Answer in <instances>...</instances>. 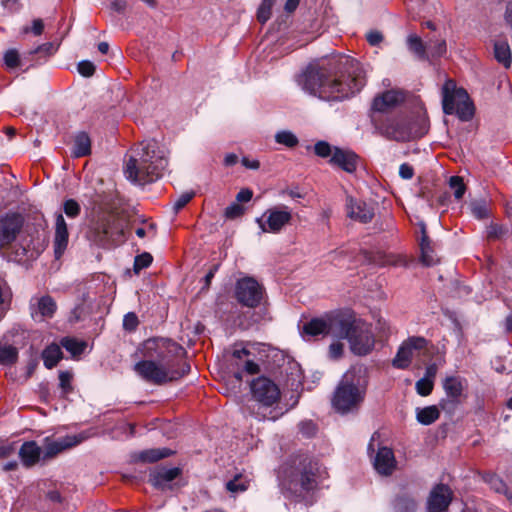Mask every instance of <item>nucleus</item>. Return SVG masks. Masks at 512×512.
<instances>
[{"label":"nucleus","mask_w":512,"mask_h":512,"mask_svg":"<svg viewBox=\"0 0 512 512\" xmlns=\"http://www.w3.org/2000/svg\"><path fill=\"white\" fill-rule=\"evenodd\" d=\"M344 72L331 75L324 67L310 65L297 78L306 93L324 101H341L358 93L366 84L363 67L354 59L345 58Z\"/></svg>","instance_id":"obj_1"},{"label":"nucleus","mask_w":512,"mask_h":512,"mask_svg":"<svg viewBox=\"0 0 512 512\" xmlns=\"http://www.w3.org/2000/svg\"><path fill=\"white\" fill-rule=\"evenodd\" d=\"M141 353L145 359L134 365V371L149 383L162 385L180 378L189 370L188 366L181 371L176 369L184 349L170 339H147L142 344Z\"/></svg>","instance_id":"obj_2"},{"label":"nucleus","mask_w":512,"mask_h":512,"mask_svg":"<svg viewBox=\"0 0 512 512\" xmlns=\"http://www.w3.org/2000/svg\"><path fill=\"white\" fill-rule=\"evenodd\" d=\"M168 166L166 150L156 140H145L131 150L125 163L127 180L137 185L152 183L162 177Z\"/></svg>","instance_id":"obj_3"},{"label":"nucleus","mask_w":512,"mask_h":512,"mask_svg":"<svg viewBox=\"0 0 512 512\" xmlns=\"http://www.w3.org/2000/svg\"><path fill=\"white\" fill-rule=\"evenodd\" d=\"M367 387L366 368L362 365L352 366L343 374L332 394V408L341 415L358 412L365 400Z\"/></svg>","instance_id":"obj_4"},{"label":"nucleus","mask_w":512,"mask_h":512,"mask_svg":"<svg viewBox=\"0 0 512 512\" xmlns=\"http://www.w3.org/2000/svg\"><path fill=\"white\" fill-rule=\"evenodd\" d=\"M371 121L379 134L398 142L420 138L428 131L424 115H419L415 119L404 116L371 115Z\"/></svg>","instance_id":"obj_5"},{"label":"nucleus","mask_w":512,"mask_h":512,"mask_svg":"<svg viewBox=\"0 0 512 512\" xmlns=\"http://www.w3.org/2000/svg\"><path fill=\"white\" fill-rule=\"evenodd\" d=\"M337 338L347 339L351 352L358 356L369 354L375 346L371 325L361 319L342 318Z\"/></svg>","instance_id":"obj_6"},{"label":"nucleus","mask_w":512,"mask_h":512,"mask_svg":"<svg viewBox=\"0 0 512 512\" xmlns=\"http://www.w3.org/2000/svg\"><path fill=\"white\" fill-rule=\"evenodd\" d=\"M251 391L255 403L249 406L250 413L258 420H273L278 418L271 407L278 403L280 399V390L271 380L260 377L251 384Z\"/></svg>","instance_id":"obj_7"},{"label":"nucleus","mask_w":512,"mask_h":512,"mask_svg":"<svg viewBox=\"0 0 512 512\" xmlns=\"http://www.w3.org/2000/svg\"><path fill=\"white\" fill-rule=\"evenodd\" d=\"M316 466L308 458H303L298 463L294 461L290 469L285 471L283 487L298 497L313 490L316 487Z\"/></svg>","instance_id":"obj_8"},{"label":"nucleus","mask_w":512,"mask_h":512,"mask_svg":"<svg viewBox=\"0 0 512 512\" xmlns=\"http://www.w3.org/2000/svg\"><path fill=\"white\" fill-rule=\"evenodd\" d=\"M442 106L445 114H456L464 121L473 116V107L467 92L457 88L453 80H447L442 87Z\"/></svg>","instance_id":"obj_9"},{"label":"nucleus","mask_w":512,"mask_h":512,"mask_svg":"<svg viewBox=\"0 0 512 512\" xmlns=\"http://www.w3.org/2000/svg\"><path fill=\"white\" fill-rule=\"evenodd\" d=\"M88 239L101 247H108L123 241L124 227L120 220L108 216L95 222L87 233Z\"/></svg>","instance_id":"obj_10"},{"label":"nucleus","mask_w":512,"mask_h":512,"mask_svg":"<svg viewBox=\"0 0 512 512\" xmlns=\"http://www.w3.org/2000/svg\"><path fill=\"white\" fill-rule=\"evenodd\" d=\"M292 220V210L286 205H278L267 209L256 219L262 233H280Z\"/></svg>","instance_id":"obj_11"},{"label":"nucleus","mask_w":512,"mask_h":512,"mask_svg":"<svg viewBox=\"0 0 512 512\" xmlns=\"http://www.w3.org/2000/svg\"><path fill=\"white\" fill-rule=\"evenodd\" d=\"M341 321L340 317L311 319L302 326L301 335L305 340L319 335H331L337 338L338 324H341Z\"/></svg>","instance_id":"obj_12"},{"label":"nucleus","mask_w":512,"mask_h":512,"mask_svg":"<svg viewBox=\"0 0 512 512\" xmlns=\"http://www.w3.org/2000/svg\"><path fill=\"white\" fill-rule=\"evenodd\" d=\"M465 388V381L460 377L449 376L443 382L445 398L441 399L439 406L442 410L452 413L461 402V396Z\"/></svg>","instance_id":"obj_13"},{"label":"nucleus","mask_w":512,"mask_h":512,"mask_svg":"<svg viewBox=\"0 0 512 512\" xmlns=\"http://www.w3.org/2000/svg\"><path fill=\"white\" fill-rule=\"evenodd\" d=\"M427 340L423 337H410L404 341L393 359V366L398 369H406L412 358L420 351L426 348Z\"/></svg>","instance_id":"obj_14"},{"label":"nucleus","mask_w":512,"mask_h":512,"mask_svg":"<svg viewBox=\"0 0 512 512\" xmlns=\"http://www.w3.org/2000/svg\"><path fill=\"white\" fill-rule=\"evenodd\" d=\"M235 293L237 300L247 307L258 306L263 296L262 287L256 280L250 277L237 282Z\"/></svg>","instance_id":"obj_15"},{"label":"nucleus","mask_w":512,"mask_h":512,"mask_svg":"<svg viewBox=\"0 0 512 512\" xmlns=\"http://www.w3.org/2000/svg\"><path fill=\"white\" fill-rule=\"evenodd\" d=\"M345 210L348 218L363 224L371 222L375 215L372 205L349 195L346 197Z\"/></svg>","instance_id":"obj_16"},{"label":"nucleus","mask_w":512,"mask_h":512,"mask_svg":"<svg viewBox=\"0 0 512 512\" xmlns=\"http://www.w3.org/2000/svg\"><path fill=\"white\" fill-rule=\"evenodd\" d=\"M405 99L402 91L391 89L375 96L372 102V115H384L398 105Z\"/></svg>","instance_id":"obj_17"},{"label":"nucleus","mask_w":512,"mask_h":512,"mask_svg":"<svg viewBox=\"0 0 512 512\" xmlns=\"http://www.w3.org/2000/svg\"><path fill=\"white\" fill-rule=\"evenodd\" d=\"M85 439L82 435H68L63 438L57 439V440H50L48 437L44 440V450L42 460H48L62 451L72 448L79 443H81Z\"/></svg>","instance_id":"obj_18"},{"label":"nucleus","mask_w":512,"mask_h":512,"mask_svg":"<svg viewBox=\"0 0 512 512\" xmlns=\"http://www.w3.org/2000/svg\"><path fill=\"white\" fill-rule=\"evenodd\" d=\"M452 500V491L447 485L435 486L427 501L428 512H446Z\"/></svg>","instance_id":"obj_19"},{"label":"nucleus","mask_w":512,"mask_h":512,"mask_svg":"<svg viewBox=\"0 0 512 512\" xmlns=\"http://www.w3.org/2000/svg\"><path fill=\"white\" fill-rule=\"evenodd\" d=\"M22 223V217L18 214L7 215L0 220V249L15 239Z\"/></svg>","instance_id":"obj_20"},{"label":"nucleus","mask_w":512,"mask_h":512,"mask_svg":"<svg viewBox=\"0 0 512 512\" xmlns=\"http://www.w3.org/2000/svg\"><path fill=\"white\" fill-rule=\"evenodd\" d=\"M330 163L347 173H353L358 166V156L351 150L334 147Z\"/></svg>","instance_id":"obj_21"},{"label":"nucleus","mask_w":512,"mask_h":512,"mask_svg":"<svg viewBox=\"0 0 512 512\" xmlns=\"http://www.w3.org/2000/svg\"><path fill=\"white\" fill-rule=\"evenodd\" d=\"M69 233L67 223L62 215L58 213L55 217V234H54V253L56 258H60L68 246Z\"/></svg>","instance_id":"obj_22"},{"label":"nucleus","mask_w":512,"mask_h":512,"mask_svg":"<svg viewBox=\"0 0 512 512\" xmlns=\"http://www.w3.org/2000/svg\"><path fill=\"white\" fill-rule=\"evenodd\" d=\"M57 309L55 301L50 296L33 298L31 302V315L36 321L51 318Z\"/></svg>","instance_id":"obj_23"},{"label":"nucleus","mask_w":512,"mask_h":512,"mask_svg":"<svg viewBox=\"0 0 512 512\" xmlns=\"http://www.w3.org/2000/svg\"><path fill=\"white\" fill-rule=\"evenodd\" d=\"M373 465L379 474L391 475L396 468V460L392 449L388 447L379 448L374 457Z\"/></svg>","instance_id":"obj_24"},{"label":"nucleus","mask_w":512,"mask_h":512,"mask_svg":"<svg viewBox=\"0 0 512 512\" xmlns=\"http://www.w3.org/2000/svg\"><path fill=\"white\" fill-rule=\"evenodd\" d=\"M18 454L22 465L31 468L42 459L43 451L35 441H27L22 444Z\"/></svg>","instance_id":"obj_25"},{"label":"nucleus","mask_w":512,"mask_h":512,"mask_svg":"<svg viewBox=\"0 0 512 512\" xmlns=\"http://www.w3.org/2000/svg\"><path fill=\"white\" fill-rule=\"evenodd\" d=\"M180 474V469L173 467V468H166L161 467L156 469L150 474L149 481L151 484L158 488V489H166L167 487H170V483L178 477Z\"/></svg>","instance_id":"obj_26"},{"label":"nucleus","mask_w":512,"mask_h":512,"mask_svg":"<svg viewBox=\"0 0 512 512\" xmlns=\"http://www.w3.org/2000/svg\"><path fill=\"white\" fill-rule=\"evenodd\" d=\"M421 239H420V251H421V262L425 266H433L438 263V258L436 257L434 250L431 246L430 240L426 233L425 224H421Z\"/></svg>","instance_id":"obj_27"},{"label":"nucleus","mask_w":512,"mask_h":512,"mask_svg":"<svg viewBox=\"0 0 512 512\" xmlns=\"http://www.w3.org/2000/svg\"><path fill=\"white\" fill-rule=\"evenodd\" d=\"M439 416V409L435 405L416 409V419L422 425H431L438 420Z\"/></svg>","instance_id":"obj_28"},{"label":"nucleus","mask_w":512,"mask_h":512,"mask_svg":"<svg viewBox=\"0 0 512 512\" xmlns=\"http://www.w3.org/2000/svg\"><path fill=\"white\" fill-rule=\"evenodd\" d=\"M91 153V141L89 136L82 132L76 135L74 140L73 156L76 158L87 156Z\"/></svg>","instance_id":"obj_29"},{"label":"nucleus","mask_w":512,"mask_h":512,"mask_svg":"<svg viewBox=\"0 0 512 512\" xmlns=\"http://www.w3.org/2000/svg\"><path fill=\"white\" fill-rule=\"evenodd\" d=\"M494 56L505 68L511 66V50L507 42L498 41L494 44Z\"/></svg>","instance_id":"obj_30"},{"label":"nucleus","mask_w":512,"mask_h":512,"mask_svg":"<svg viewBox=\"0 0 512 512\" xmlns=\"http://www.w3.org/2000/svg\"><path fill=\"white\" fill-rule=\"evenodd\" d=\"M42 358H43L45 367H47L48 369L53 368L54 366L57 365L59 360L62 358V351H61L60 346H58L57 344L49 345L43 351Z\"/></svg>","instance_id":"obj_31"},{"label":"nucleus","mask_w":512,"mask_h":512,"mask_svg":"<svg viewBox=\"0 0 512 512\" xmlns=\"http://www.w3.org/2000/svg\"><path fill=\"white\" fill-rule=\"evenodd\" d=\"M249 479L245 476L238 474L232 480L226 483V489L233 495H237L246 491L249 487Z\"/></svg>","instance_id":"obj_32"},{"label":"nucleus","mask_w":512,"mask_h":512,"mask_svg":"<svg viewBox=\"0 0 512 512\" xmlns=\"http://www.w3.org/2000/svg\"><path fill=\"white\" fill-rule=\"evenodd\" d=\"M485 482L497 493H503L506 497L512 501V492H509L506 484L501 478L495 474H488L484 478Z\"/></svg>","instance_id":"obj_33"},{"label":"nucleus","mask_w":512,"mask_h":512,"mask_svg":"<svg viewBox=\"0 0 512 512\" xmlns=\"http://www.w3.org/2000/svg\"><path fill=\"white\" fill-rule=\"evenodd\" d=\"M276 143L293 148L298 145V137L290 130H281L275 134Z\"/></svg>","instance_id":"obj_34"},{"label":"nucleus","mask_w":512,"mask_h":512,"mask_svg":"<svg viewBox=\"0 0 512 512\" xmlns=\"http://www.w3.org/2000/svg\"><path fill=\"white\" fill-rule=\"evenodd\" d=\"M170 454H171V450H169L167 448L149 449V450L141 452L140 459L144 462H155L160 459L168 457Z\"/></svg>","instance_id":"obj_35"},{"label":"nucleus","mask_w":512,"mask_h":512,"mask_svg":"<svg viewBox=\"0 0 512 512\" xmlns=\"http://www.w3.org/2000/svg\"><path fill=\"white\" fill-rule=\"evenodd\" d=\"M18 351L12 345L0 343V364H12L17 360Z\"/></svg>","instance_id":"obj_36"},{"label":"nucleus","mask_w":512,"mask_h":512,"mask_svg":"<svg viewBox=\"0 0 512 512\" xmlns=\"http://www.w3.org/2000/svg\"><path fill=\"white\" fill-rule=\"evenodd\" d=\"M62 346L71 353L72 356L80 355L86 348V343L78 341L74 338H63L61 341Z\"/></svg>","instance_id":"obj_37"},{"label":"nucleus","mask_w":512,"mask_h":512,"mask_svg":"<svg viewBox=\"0 0 512 512\" xmlns=\"http://www.w3.org/2000/svg\"><path fill=\"white\" fill-rule=\"evenodd\" d=\"M408 48L419 58H425L426 48L420 37L415 34L409 35L407 38Z\"/></svg>","instance_id":"obj_38"},{"label":"nucleus","mask_w":512,"mask_h":512,"mask_svg":"<svg viewBox=\"0 0 512 512\" xmlns=\"http://www.w3.org/2000/svg\"><path fill=\"white\" fill-rule=\"evenodd\" d=\"M395 509L397 512H413L416 509V502L409 496H402L396 499Z\"/></svg>","instance_id":"obj_39"},{"label":"nucleus","mask_w":512,"mask_h":512,"mask_svg":"<svg viewBox=\"0 0 512 512\" xmlns=\"http://www.w3.org/2000/svg\"><path fill=\"white\" fill-rule=\"evenodd\" d=\"M449 186L453 189L456 199H461L465 193L466 187L463 179L459 176H452L449 180Z\"/></svg>","instance_id":"obj_40"},{"label":"nucleus","mask_w":512,"mask_h":512,"mask_svg":"<svg viewBox=\"0 0 512 512\" xmlns=\"http://www.w3.org/2000/svg\"><path fill=\"white\" fill-rule=\"evenodd\" d=\"M472 215L477 219H484L488 217L489 210L485 201H475L471 203Z\"/></svg>","instance_id":"obj_41"},{"label":"nucleus","mask_w":512,"mask_h":512,"mask_svg":"<svg viewBox=\"0 0 512 512\" xmlns=\"http://www.w3.org/2000/svg\"><path fill=\"white\" fill-rule=\"evenodd\" d=\"M151 254L144 252L140 255H137L134 260V271L138 273L142 269L147 268L152 263Z\"/></svg>","instance_id":"obj_42"},{"label":"nucleus","mask_w":512,"mask_h":512,"mask_svg":"<svg viewBox=\"0 0 512 512\" xmlns=\"http://www.w3.org/2000/svg\"><path fill=\"white\" fill-rule=\"evenodd\" d=\"M315 154L322 158L332 157L334 147L326 141H319L314 145Z\"/></svg>","instance_id":"obj_43"},{"label":"nucleus","mask_w":512,"mask_h":512,"mask_svg":"<svg viewBox=\"0 0 512 512\" xmlns=\"http://www.w3.org/2000/svg\"><path fill=\"white\" fill-rule=\"evenodd\" d=\"M243 372H245L249 375H255L259 372V366L254 361L246 359L243 362V370L235 372V377L238 381L242 380Z\"/></svg>","instance_id":"obj_44"},{"label":"nucleus","mask_w":512,"mask_h":512,"mask_svg":"<svg viewBox=\"0 0 512 512\" xmlns=\"http://www.w3.org/2000/svg\"><path fill=\"white\" fill-rule=\"evenodd\" d=\"M73 375L69 371H60L59 373V385L62 389L63 394H67L72 391V381Z\"/></svg>","instance_id":"obj_45"},{"label":"nucleus","mask_w":512,"mask_h":512,"mask_svg":"<svg viewBox=\"0 0 512 512\" xmlns=\"http://www.w3.org/2000/svg\"><path fill=\"white\" fill-rule=\"evenodd\" d=\"M63 211L69 218H76L81 211L80 205L73 199H68L63 204Z\"/></svg>","instance_id":"obj_46"},{"label":"nucleus","mask_w":512,"mask_h":512,"mask_svg":"<svg viewBox=\"0 0 512 512\" xmlns=\"http://www.w3.org/2000/svg\"><path fill=\"white\" fill-rule=\"evenodd\" d=\"M4 63L10 69L18 67L20 64L18 51L16 49L7 50L4 54Z\"/></svg>","instance_id":"obj_47"},{"label":"nucleus","mask_w":512,"mask_h":512,"mask_svg":"<svg viewBox=\"0 0 512 512\" xmlns=\"http://www.w3.org/2000/svg\"><path fill=\"white\" fill-rule=\"evenodd\" d=\"M433 385L434 383L432 381L421 378L416 382L415 388L419 395L428 396L433 390Z\"/></svg>","instance_id":"obj_48"},{"label":"nucleus","mask_w":512,"mask_h":512,"mask_svg":"<svg viewBox=\"0 0 512 512\" xmlns=\"http://www.w3.org/2000/svg\"><path fill=\"white\" fill-rule=\"evenodd\" d=\"M43 30H44L43 21L41 19H35V20H33L31 27H29V26L22 27L21 33L28 34L31 32L34 35L39 36L42 34Z\"/></svg>","instance_id":"obj_49"},{"label":"nucleus","mask_w":512,"mask_h":512,"mask_svg":"<svg viewBox=\"0 0 512 512\" xmlns=\"http://www.w3.org/2000/svg\"><path fill=\"white\" fill-rule=\"evenodd\" d=\"M245 209L238 203H232L226 207L224 215L228 219H235L243 215Z\"/></svg>","instance_id":"obj_50"},{"label":"nucleus","mask_w":512,"mask_h":512,"mask_svg":"<svg viewBox=\"0 0 512 512\" xmlns=\"http://www.w3.org/2000/svg\"><path fill=\"white\" fill-rule=\"evenodd\" d=\"M138 317L135 313L129 312L124 315L123 318V327L125 330L133 331L138 326Z\"/></svg>","instance_id":"obj_51"},{"label":"nucleus","mask_w":512,"mask_h":512,"mask_svg":"<svg viewBox=\"0 0 512 512\" xmlns=\"http://www.w3.org/2000/svg\"><path fill=\"white\" fill-rule=\"evenodd\" d=\"M77 70L82 76L90 77L95 72V65L88 60H83L79 62Z\"/></svg>","instance_id":"obj_52"},{"label":"nucleus","mask_w":512,"mask_h":512,"mask_svg":"<svg viewBox=\"0 0 512 512\" xmlns=\"http://www.w3.org/2000/svg\"><path fill=\"white\" fill-rule=\"evenodd\" d=\"M429 48L435 56H441L446 52V42L443 39L429 41Z\"/></svg>","instance_id":"obj_53"},{"label":"nucleus","mask_w":512,"mask_h":512,"mask_svg":"<svg viewBox=\"0 0 512 512\" xmlns=\"http://www.w3.org/2000/svg\"><path fill=\"white\" fill-rule=\"evenodd\" d=\"M194 197V192L182 193L174 202V210L179 211L186 206L187 203Z\"/></svg>","instance_id":"obj_54"},{"label":"nucleus","mask_w":512,"mask_h":512,"mask_svg":"<svg viewBox=\"0 0 512 512\" xmlns=\"http://www.w3.org/2000/svg\"><path fill=\"white\" fill-rule=\"evenodd\" d=\"M346 257V251L339 249L329 253V261L336 266H343L342 261Z\"/></svg>","instance_id":"obj_55"},{"label":"nucleus","mask_w":512,"mask_h":512,"mask_svg":"<svg viewBox=\"0 0 512 512\" xmlns=\"http://www.w3.org/2000/svg\"><path fill=\"white\" fill-rule=\"evenodd\" d=\"M300 431L303 435L310 437L316 432V425L312 421H303L299 424Z\"/></svg>","instance_id":"obj_56"},{"label":"nucleus","mask_w":512,"mask_h":512,"mask_svg":"<svg viewBox=\"0 0 512 512\" xmlns=\"http://www.w3.org/2000/svg\"><path fill=\"white\" fill-rule=\"evenodd\" d=\"M505 229L503 226L492 224L488 227L487 235L489 238H499L505 233Z\"/></svg>","instance_id":"obj_57"},{"label":"nucleus","mask_w":512,"mask_h":512,"mask_svg":"<svg viewBox=\"0 0 512 512\" xmlns=\"http://www.w3.org/2000/svg\"><path fill=\"white\" fill-rule=\"evenodd\" d=\"M399 175L401 178H403L405 180H409L414 175V169L411 165H409L407 163H403L400 165Z\"/></svg>","instance_id":"obj_58"},{"label":"nucleus","mask_w":512,"mask_h":512,"mask_svg":"<svg viewBox=\"0 0 512 512\" xmlns=\"http://www.w3.org/2000/svg\"><path fill=\"white\" fill-rule=\"evenodd\" d=\"M343 344L339 342L332 343L329 347V356L332 359L339 358L343 353Z\"/></svg>","instance_id":"obj_59"},{"label":"nucleus","mask_w":512,"mask_h":512,"mask_svg":"<svg viewBox=\"0 0 512 512\" xmlns=\"http://www.w3.org/2000/svg\"><path fill=\"white\" fill-rule=\"evenodd\" d=\"M16 451L15 445L12 444H6L0 446V459H5L10 456H12Z\"/></svg>","instance_id":"obj_60"},{"label":"nucleus","mask_w":512,"mask_h":512,"mask_svg":"<svg viewBox=\"0 0 512 512\" xmlns=\"http://www.w3.org/2000/svg\"><path fill=\"white\" fill-rule=\"evenodd\" d=\"M253 197V192L252 190L248 189V188H244V189H241L237 195H236V200L238 202H249Z\"/></svg>","instance_id":"obj_61"},{"label":"nucleus","mask_w":512,"mask_h":512,"mask_svg":"<svg viewBox=\"0 0 512 512\" xmlns=\"http://www.w3.org/2000/svg\"><path fill=\"white\" fill-rule=\"evenodd\" d=\"M383 40V36L378 31H371L367 34V41L370 45L376 46Z\"/></svg>","instance_id":"obj_62"},{"label":"nucleus","mask_w":512,"mask_h":512,"mask_svg":"<svg viewBox=\"0 0 512 512\" xmlns=\"http://www.w3.org/2000/svg\"><path fill=\"white\" fill-rule=\"evenodd\" d=\"M242 165L247 169L257 170L260 167V162L256 159H249L247 157L242 158Z\"/></svg>","instance_id":"obj_63"},{"label":"nucleus","mask_w":512,"mask_h":512,"mask_svg":"<svg viewBox=\"0 0 512 512\" xmlns=\"http://www.w3.org/2000/svg\"><path fill=\"white\" fill-rule=\"evenodd\" d=\"M405 263L406 262H405L404 257H402L400 255H389L387 258V261L385 262V264L394 265V266L404 265Z\"/></svg>","instance_id":"obj_64"}]
</instances>
